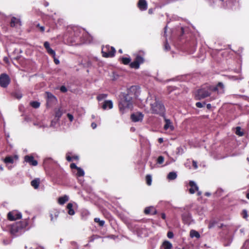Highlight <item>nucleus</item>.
Segmentation results:
<instances>
[{
	"label": "nucleus",
	"instance_id": "obj_1",
	"mask_svg": "<svg viewBox=\"0 0 249 249\" xmlns=\"http://www.w3.org/2000/svg\"><path fill=\"white\" fill-rule=\"evenodd\" d=\"M139 87L136 86L130 87L126 93H122L120 95L118 102L119 111L124 114L128 110H132L134 100L138 96Z\"/></svg>",
	"mask_w": 249,
	"mask_h": 249
},
{
	"label": "nucleus",
	"instance_id": "obj_2",
	"mask_svg": "<svg viewBox=\"0 0 249 249\" xmlns=\"http://www.w3.org/2000/svg\"><path fill=\"white\" fill-rule=\"evenodd\" d=\"M216 92L217 94L224 92V85L222 82H218L216 86L208 84H205L197 90L195 95L196 100H200L211 95L212 92Z\"/></svg>",
	"mask_w": 249,
	"mask_h": 249
},
{
	"label": "nucleus",
	"instance_id": "obj_3",
	"mask_svg": "<svg viewBox=\"0 0 249 249\" xmlns=\"http://www.w3.org/2000/svg\"><path fill=\"white\" fill-rule=\"evenodd\" d=\"M27 225L28 222L26 220L16 222L8 226V231L12 235L18 236L24 231Z\"/></svg>",
	"mask_w": 249,
	"mask_h": 249
},
{
	"label": "nucleus",
	"instance_id": "obj_4",
	"mask_svg": "<svg viewBox=\"0 0 249 249\" xmlns=\"http://www.w3.org/2000/svg\"><path fill=\"white\" fill-rule=\"evenodd\" d=\"M151 113L159 114L161 116H164L165 109L163 104L160 101L156 99L153 104H151L150 108Z\"/></svg>",
	"mask_w": 249,
	"mask_h": 249
},
{
	"label": "nucleus",
	"instance_id": "obj_5",
	"mask_svg": "<svg viewBox=\"0 0 249 249\" xmlns=\"http://www.w3.org/2000/svg\"><path fill=\"white\" fill-rule=\"evenodd\" d=\"M115 53L116 50L113 47L107 45L102 47V53L104 57H112L115 55Z\"/></svg>",
	"mask_w": 249,
	"mask_h": 249
},
{
	"label": "nucleus",
	"instance_id": "obj_6",
	"mask_svg": "<svg viewBox=\"0 0 249 249\" xmlns=\"http://www.w3.org/2000/svg\"><path fill=\"white\" fill-rule=\"evenodd\" d=\"M11 80L9 76L6 73H2L0 75V86L4 88L8 87Z\"/></svg>",
	"mask_w": 249,
	"mask_h": 249
},
{
	"label": "nucleus",
	"instance_id": "obj_7",
	"mask_svg": "<svg viewBox=\"0 0 249 249\" xmlns=\"http://www.w3.org/2000/svg\"><path fill=\"white\" fill-rule=\"evenodd\" d=\"M144 59L142 56L138 55L136 56L134 61L129 64V66L131 68L137 69L139 68L140 64L143 63Z\"/></svg>",
	"mask_w": 249,
	"mask_h": 249
},
{
	"label": "nucleus",
	"instance_id": "obj_8",
	"mask_svg": "<svg viewBox=\"0 0 249 249\" xmlns=\"http://www.w3.org/2000/svg\"><path fill=\"white\" fill-rule=\"evenodd\" d=\"M22 217L21 213L18 211L14 210L8 213L7 214L8 219L10 221H14L21 219Z\"/></svg>",
	"mask_w": 249,
	"mask_h": 249
},
{
	"label": "nucleus",
	"instance_id": "obj_9",
	"mask_svg": "<svg viewBox=\"0 0 249 249\" xmlns=\"http://www.w3.org/2000/svg\"><path fill=\"white\" fill-rule=\"evenodd\" d=\"M47 95V105L51 107L57 102L56 98L51 92H46Z\"/></svg>",
	"mask_w": 249,
	"mask_h": 249
},
{
	"label": "nucleus",
	"instance_id": "obj_10",
	"mask_svg": "<svg viewBox=\"0 0 249 249\" xmlns=\"http://www.w3.org/2000/svg\"><path fill=\"white\" fill-rule=\"evenodd\" d=\"M144 115L141 112H136L133 113L130 116V118L132 122H137L142 121L143 120Z\"/></svg>",
	"mask_w": 249,
	"mask_h": 249
},
{
	"label": "nucleus",
	"instance_id": "obj_11",
	"mask_svg": "<svg viewBox=\"0 0 249 249\" xmlns=\"http://www.w3.org/2000/svg\"><path fill=\"white\" fill-rule=\"evenodd\" d=\"M24 161L32 166H36L38 162L34 159V157L31 155H26L24 157Z\"/></svg>",
	"mask_w": 249,
	"mask_h": 249
},
{
	"label": "nucleus",
	"instance_id": "obj_12",
	"mask_svg": "<svg viewBox=\"0 0 249 249\" xmlns=\"http://www.w3.org/2000/svg\"><path fill=\"white\" fill-rule=\"evenodd\" d=\"M182 219L184 224H190L191 221V214L188 212H185L182 213Z\"/></svg>",
	"mask_w": 249,
	"mask_h": 249
},
{
	"label": "nucleus",
	"instance_id": "obj_13",
	"mask_svg": "<svg viewBox=\"0 0 249 249\" xmlns=\"http://www.w3.org/2000/svg\"><path fill=\"white\" fill-rule=\"evenodd\" d=\"M189 185L190 186V188L189 190L190 194H194L196 191L198 190V186L194 181H190Z\"/></svg>",
	"mask_w": 249,
	"mask_h": 249
},
{
	"label": "nucleus",
	"instance_id": "obj_14",
	"mask_svg": "<svg viewBox=\"0 0 249 249\" xmlns=\"http://www.w3.org/2000/svg\"><path fill=\"white\" fill-rule=\"evenodd\" d=\"M10 25L11 27H17L21 25V21L19 18L13 17L11 19Z\"/></svg>",
	"mask_w": 249,
	"mask_h": 249
},
{
	"label": "nucleus",
	"instance_id": "obj_15",
	"mask_svg": "<svg viewBox=\"0 0 249 249\" xmlns=\"http://www.w3.org/2000/svg\"><path fill=\"white\" fill-rule=\"evenodd\" d=\"M145 214L155 215L157 213L156 209L153 206H149L146 207L144 210Z\"/></svg>",
	"mask_w": 249,
	"mask_h": 249
},
{
	"label": "nucleus",
	"instance_id": "obj_16",
	"mask_svg": "<svg viewBox=\"0 0 249 249\" xmlns=\"http://www.w3.org/2000/svg\"><path fill=\"white\" fill-rule=\"evenodd\" d=\"M137 6L142 11H144L147 9V3L146 0H139Z\"/></svg>",
	"mask_w": 249,
	"mask_h": 249
},
{
	"label": "nucleus",
	"instance_id": "obj_17",
	"mask_svg": "<svg viewBox=\"0 0 249 249\" xmlns=\"http://www.w3.org/2000/svg\"><path fill=\"white\" fill-rule=\"evenodd\" d=\"M112 107L113 103L111 100L105 101L102 105V108L104 110L107 109V108L109 109H111Z\"/></svg>",
	"mask_w": 249,
	"mask_h": 249
},
{
	"label": "nucleus",
	"instance_id": "obj_18",
	"mask_svg": "<svg viewBox=\"0 0 249 249\" xmlns=\"http://www.w3.org/2000/svg\"><path fill=\"white\" fill-rule=\"evenodd\" d=\"M14 158L16 160L18 159V156L17 155L14 156V157L12 156H6L5 159L3 160V161L6 163H13L14 162Z\"/></svg>",
	"mask_w": 249,
	"mask_h": 249
},
{
	"label": "nucleus",
	"instance_id": "obj_19",
	"mask_svg": "<svg viewBox=\"0 0 249 249\" xmlns=\"http://www.w3.org/2000/svg\"><path fill=\"white\" fill-rule=\"evenodd\" d=\"M59 214V212L56 210L52 211L50 213V217L51 221H54L56 219Z\"/></svg>",
	"mask_w": 249,
	"mask_h": 249
},
{
	"label": "nucleus",
	"instance_id": "obj_20",
	"mask_svg": "<svg viewBox=\"0 0 249 249\" xmlns=\"http://www.w3.org/2000/svg\"><path fill=\"white\" fill-rule=\"evenodd\" d=\"M172 244L168 241H164L160 247V249H171Z\"/></svg>",
	"mask_w": 249,
	"mask_h": 249
},
{
	"label": "nucleus",
	"instance_id": "obj_21",
	"mask_svg": "<svg viewBox=\"0 0 249 249\" xmlns=\"http://www.w3.org/2000/svg\"><path fill=\"white\" fill-rule=\"evenodd\" d=\"M40 184L39 178H35L31 182V185L35 188L37 189Z\"/></svg>",
	"mask_w": 249,
	"mask_h": 249
},
{
	"label": "nucleus",
	"instance_id": "obj_22",
	"mask_svg": "<svg viewBox=\"0 0 249 249\" xmlns=\"http://www.w3.org/2000/svg\"><path fill=\"white\" fill-rule=\"evenodd\" d=\"M67 208L68 210V213L70 215H72L75 213L73 209V205L71 203L67 204Z\"/></svg>",
	"mask_w": 249,
	"mask_h": 249
},
{
	"label": "nucleus",
	"instance_id": "obj_23",
	"mask_svg": "<svg viewBox=\"0 0 249 249\" xmlns=\"http://www.w3.org/2000/svg\"><path fill=\"white\" fill-rule=\"evenodd\" d=\"M68 201V197L67 196H64L58 198V202L60 205H63Z\"/></svg>",
	"mask_w": 249,
	"mask_h": 249
},
{
	"label": "nucleus",
	"instance_id": "obj_24",
	"mask_svg": "<svg viewBox=\"0 0 249 249\" xmlns=\"http://www.w3.org/2000/svg\"><path fill=\"white\" fill-rule=\"evenodd\" d=\"M190 235L192 238L195 237L197 238H199L200 236L199 233L195 230H191L190 231Z\"/></svg>",
	"mask_w": 249,
	"mask_h": 249
},
{
	"label": "nucleus",
	"instance_id": "obj_25",
	"mask_svg": "<svg viewBox=\"0 0 249 249\" xmlns=\"http://www.w3.org/2000/svg\"><path fill=\"white\" fill-rule=\"evenodd\" d=\"M177 177V174L174 172H170L167 176V178L170 180H174Z\"/></svg>",
	"mask_w": 249,
	"mask_h": 249
},
{
	"label": "nucleus",
	"instance_id": "obj_26",
	"mask_svg": "<svg viewBox=\"0 0 249 249\" xmlns=\"http://www.w3.org/2000/svg\"><path fill=\"white\" fill-rule=\"evenodd\" d=\"M94 221L95 223H98V225L100 227H103L105 225V222L104 220H101L99 218L96 217L94 219Z\"/></svg>",
	"mask_w": 249,
	"mask_h": 249
},
{
	"label": "nucleus",
	"instance_id": "obj_27",
	"mask_svg": "<svg viewBox=\"0 0 249 249\" xmlns=\"http://www.w3.org/2000/svg\"><path fill=\"white\" fill-rule=\"evenodd\" d=\"M31 106L34 108H37L40 107V104L37 101H32L30 103Z\"/></svg>",
	"mask_w": 249,
	"mask_h": 249
},
{
	"label": "nucleus",
	"instance_id": "obj_28",
	"mask_svg": "<svg viewBox=\"0 0 249 249\" xmlns=\"http://www.w3.org/2000/svg\"><path fill=\"white\" fill-rule=\"evenodd\" d=\"M131 59L127 57H122L121 58V62L124 65H128L130 63Z\"/></svg>",
	"mask_w": 249,
	"mask_h": 249
},
{
	"label": "nucleus",
	"instance_id": "obj_29",
	"mask_svg": "<svg viewBox=\"0 0 249 249\" xmlns=\"http://www.w3.org/2000/svg\"><path fill=\"white\" fill-rule=\"evenodd\" d=\"M165 124L164 126V128L165 130L168 129L170 126H171V122L170 120L167 119H165Z\"/></svg>",
	"mask_w": 249,
	"mask_h": 249
},
{
	"label": "nucleus",
	"instance_id": "obj_30",
	"mask_svg": "<svg viewBox=\"0 0 249 249\" xmlns=\"http://www.w3.org/2000/svg\"><path fill=\"white\" fill-rule=\"evenodd\" d=\"M76 170H77L76 175L78 177H83L84 176L85 172L82 169H81L80 167H78Z\"/></svg>",
	"mask_w": 249,
	"mask_h": 249
},
{
	"label": "nucleus",
	"instance_id": "obj_31",
	"mask_svg": "<svg viewBox=\"0 0 249 249\" xmlns=\"http://www.w3.org/2000/svg\"><path fill=\"white\" fill-rule=\"evenodd\" d=\"M146 184L150 186L152 184V177L150 175H147L145 177Z\"/></svg>",
	"mask_w": 249,
	"mask_h": 249
},
{
	"label": "nucleus",
	"instance_id": "obj_32",
	"mask_svg": "<svg viewBox=\"0 0 249 249\" xmlns=\"http://www.w3.org/2000/svg\"><path fill=\"white\" fill-rule=\"evenodd\" d=\"M235 134L239 136L244 135V132L241 131V127L240 126L236 127Z\"/></svg>",
	"mask_w": 249,
	"mask_h": 249
},
{
	"label": "nucleus",
	"instance_id": "obj_33",
	"mask_svg": "<svg viewBox=\"0 0 249 249\" xmlns=\"http://www.w3.org/2000/svg\"><path fill=\"white\" fill-rule=\"evenodd\" d=\"M74 32V35L76 37H78L80 36V29L77 27H74L73 29Z\"/></svg>",
	"mask_w": 249,
	"mask_h": 249
},
{
	"label": "nucleus",
	"instance_id": "obj_34",
	"mask_svg": "<svg viewBox=\"0 0 249 249\" xmlns=\"http://www.w3.org/2000/svg\"><path fill=\"white\" fill-rule=\"evenodd\" d=\"M62 114L63 113L61 110L60 109H58L55 112V117L58 119H59L62 116Z\"/></svg>",
	"mask_w": 249,
	"mask_h": 249
},
{
	"label": "nucleus",
	"instance_id": "obj_35",
	"mask_svg": "<svg viewBox=\"0 0 249 249\" xmlns=\"http://www.w3.org/2000/svg\"><path fill=\"white\" fill-rule=\"evenodd\" d=\"M107 95L106 94H100L97 97V99L99 101L103 100L107 97Z\"/></svg>",
	"mask_w": 249,
	"mask_h": 249
},
{
	"label": "nucleus",
	"instance_id": "obj_36",
	"mask_svg": "<svg viewBox=\"0 0 249 249\" xmlns=\"http://www.w3.org/2000/svg\"><path fill=\"white\" fill-rule=\"evenodd\" d=\"M47 51V52L51 55L53 57H54L55 55V53L54 50H53L52 48H50L48 49Z\"/></svg>",
	"mask_w": 249,
	"mask_h": 249
},
{
	"label": "nucleus",
	"instance_id": "obj_37",
	"mask_svg": "<svg viewBox=\"0 0 249 249\" xmlns=\"http://www.w3.org/2000/svg\"><path fill=\"white\" fill-rule=\"evenodd\" d=\"M241 215L243 218L247 219L248 216L247 211L243 210L242 212Z\"/></svg>",
	"mask_w": 249,
	"mask_h": 249
},
{
	"label": "nucleus",
	"instance_id": "obj_38",
	"mask_svg": "<svg viewBox=\"0 0 249 249\" xmlns=\"http://www.w3.org/2000/svg\"><path fill=\"white\" fill-rule=\"evenodd\" d=\"M164 158L163 156H160L157 159V163L162 164L164 161Z\"/></svg>",
	"mask_w": 249,
	"mask_h": 249
},
{
	"label": "nucleus",
	"instance_id": "obj_39",
	"mask_svg": "<svg viewBox=\"0 0 249 249\" xmlns=\"http://www.w3.org/2000/svg\"><path fill=\"white\" fill-rule=\"evenodd\" d=\"M36 28H37L39 31L41 32V33H43L45 31V27L44 26H41L39 24H37L36 26Z\"/></svg>",
	"mask_w": 249,
	"mask_h": 249
},
{
	"label": "nucleus",
	"instance_id": "obj_40",
	"mask_svg": "<svg viewBox=\"0 0 249 249\" xmlns=\"http://www.w3.org/2000/svg\"><path fill=\"white\" fill-rule=\"evenodd\" d=\"M205 104H206L205 102H203V103H202L201 102H197L196 104V106L198 108H201V107H203L204 105Z\"/></svg>",
	"mask_w": 249,
	"mask_h": 249
},
{
	"label": "nucleus",
	"instance_id": "obj_41",
	"mask_svg": "<svg viewBox=\"0 0 249 249\" xmlns=\"http://www.w3.org/2000/svg\"><path fill=\"white\" fill-rule=\"evenodd\" d=\"M44 46L45 47V48L46 49V50H47L48 49H50L51 47L50 46V44L47 41H46L44 42Z\"/></svg>",
	"mask_w": 249,
	"mask_h": 249
},
{
	"label": "nucleus",
	"instance_id": "obj_42",
	"mask_svg": "<svg viewBox=\"0 0 249 249\" xmlns=\"http://www.w3.org/2000/svg\"><path fill=\"white\" fill-rule=\"evenodd\" d=\"M60 90L62 92H66L67 91V89L65 86H62L60 88Z\"/></svg>",
	"mask_w": 249,
	"mask_h": 249
},
{
	"label": "nucleus",
	"instance_id": "obj_43",
	"mask_svg": "<svg viewBox=\"0 0 249 249\" xmlns=\"http://www.w3.org/2000/svg\"><path fill=\"white\" fill-rule=\"evenodd\" d=\"M167 236L169 238H172L174 236V234L172 231H168Z\"/></svg>",
	"mask_w": 249,
	"mask_h": 249
},
{
	"label": "nucleus",
	"instance_id": "obj_44",
	"mask_svg": "<svg viewBox=\"0 0 249 249\" xmlns=\"http://www.w3.org/2000/svg\"><path fill=\"white\" fill-rule=\"evenodd\" d=\"M67 117L71 122H72L73 120V116L70 113L67 114Z\"/></svg>",
	"mask_w": 249,
	"mask_h": 249
},
{
	"label": "nucleus",
	"instance_id": "obj_45",
	"mask_svg": "<svg viewBox=\"0 0 249 249\" xmlns=\"http://www.w3.org/2000/svg\"><path fill=\"white\" fill-rule=\"evenodd\" d=\"M164 47L165 49L166 50H169L170 48L169 44L168 43L167 41H166L165 44H164Z\"/></svg>",
	"mask_w": 249,
	"mask_h": 249
},
{
	"label": "nucleus",
	"instance_id": "obj_46",
	"mask_svg": "<svg viewBox=\"0 0 249 249\" xmlns=\"http://www.w3.org/2000/svg\"><path fill=\"white\" fill-rule=\"evenodd\" d=\"M70 167L71 169H77L78 168V167H77L76 166V165L74 163H72L70 164Z\"/></svg>",
	"mask_w": 249,
	"mask_h": 249
},
{
	"label": "nucleus",
	"instance_id": "obj_47",
	"mask_svg": "<svg viewBox=\"0 0 249 249\" xmlns=\"http://www.w3.org/2000/svg\"><path fill=\"white\" fill-rule=\"evenodd\" d=\"M53 58L54 63L56 65L59 64L60 62L58 59L56 58L55 56H54V57Z\"/></svg>",
	"mask_w": 249,
	"mask_h": 249
},
{
	"label": "nucleus",
	"instance_id": "obj_48",
	"mask_svg": "<svg viewBox=\"0 0 249 249\" xmlns=\"http://www.w3.org/2000/svg\"><path fill=\"white\" fill-rule=\"evenodd\" d=\"M193 166L194 167V168L196 169L197 168V165L196 161L193 160Z\"/></svg>",
	"mask_w": 249,
	"mask_h": 249
},
{
	"label": "nucleus",
	"instance_id": "obj_49",
	"mask_svg": "<svg viewBox=\"0 0 249 249\" xmlns=\"http://www.w3.org/2000/svg\"><path fill=\"white\" fill-rule=\"evenodd\" d=\"M66 160L68 161H71L72 160V158L70 156H66Z\"/></svg>",
	"mask_w": 249,
	"mask_h": 249
},
{
	"label": "nucleus",
	"instance_id": "obj_50",
	"mask_svg": "<svg viewBox=\"0 0 249 249\" xmlns=\"http://www.w3.org/2000/svg\"><path fill=\"white\" fill-rule=\"evenodd\" d=\"M91 126L93 129H95L97 126V124L93 122L91 123Z\"/></svg>",
	"mask_w": 249,
	"mask_h": 249
},
{
	"label": "nucleus",
	"instance_id": "obj_51",
	"mask_svg": "<svg viewBox=\"0 0 249 249\" xmlns=\"http://www.w3.org/2000/svg\"><path fill=\"white\" fill-rule=\"evenodd\" d=\"M160 216L162 219H166V214L165 213H162L160 214Z\"/></svg>",
	"mask_w": 249,
	"mask_h": 249
},
{
	"label": "nucleus",
	"instance_id": "obj_52",
	"mask_svg": "<svg viewBox=\"0 0 249 249\" xmlns=\"http://www.w3.org/2000/svg\"><path fill=\"white\" fill-rule=\"evenodd\" d=\"M206 107L208 109H210L212 108V106L210 104H207Z\"/></svg>",
	"mask_w": 249,
	"mask_h": 249
},
{
	"label": "nucleus",
	"instance_id": "obj_53",
	"mask_svg": "<svg viewBox=\"0 0 249 249\" xmlns=\"http://www.w3.org/2000/svg\"><path fill=\"white\" fill-rule=\"evenodd\" d=\"M158 142L160 143L163 142V139L161 138H159Z\"/></svg>",
	"mask_w": 249,
	"mask_h": 249
},
{
	"label": "nucleus",
	"instance_id": "obj_54",
	"mask_svg": "<svg viewBox=\"0 0 249 249\" xmlns=\"http://www.w3.org/2000/svg\"><path fill=\"white\" fill-rule=\"evenodd\" d=\"M72 159H74L75 160H78L79 158L77 156H73L72 157Z\"/></svg>",
	"mask_w": 249,
	"mask_h": 249
},
{
	"label": "nucleus",
	"instance_id": "obj_55",
	"mask_svg": "<svg viewBox=\"0 0 249 249\" xmlns=\"http://www.w3.org/2000/svg\"><path fill=\"white\" fill-rule=\"evenodd\" d=\"M213 226V223L212 222H211L209 225V228H211Z\"/></svg>",
	"mask_w": 249,
	"mask_h": 249
},
{
	"label": "nucleus",
	"instance_id": "obj_56",
	"mask_svg": "<svg viewBox=\"0 0 249 249\" xmlns=\"http://www.w3.org/2000/svg\"><path fill=\"white\" fill-rule=\"evenodd\" d=\"M196 192H197V195L198 196H201V192L198 191V190L197 191H196Z\"/></svg>",
	"mask_w": 249,
	"mask_h": 249
},
{
	"label": "nucleus",
	"instance_id": "obj_57",
	"mask_svg": "<svg viewBox=\"0 0 249 249\" xmlns=\"http://www.w3.org/2000/svg\"><path fill=\"white\" fill-rule=\"evenodd\" d=\"M205 195L207 196H210L211 195V194L210 193H208V192H206L205 194Z\"/></svg>",
	"mask_w": 249,
	"mask_h": 249
},
{
	"label": "nucleus",
	"instance_id": "obj_58",
	"mask_svg": "<svg viewBox=\"0 0 249 249\" xmlns=\"http://www.w3.org/2000/svg\"><path fill=\"white\" fill-rule=\"evenodd\" d=\"M21 97H22L21 94H18L17 96V98L18 99H20L21 98Z\"/></svg>",
	"mask_w": 249,
	"mask_h": 249
},
{
	"label": "nucleus",
	"instance_id": "obj_59",
	"mask_svg": "<svg viewBox=\"0 0 249 249\" xmlns=\"http://www.w3.org/2000/svg\"><path fill=\"white\" fill-rule=\"evenodd\" d=\"M148 13L149 14H152V9H149V10H148Z\"/></svg>",
	"mask_w": 249,
	"mask_h": 249
},
{
	"label": "nucleus",
	"instance_id": "obj_60",
	"mask_svg": "<svg viewBox=\"0 0 249 249\" xmlns=\"http://www.w3.org/2000/svg\"><path fill=\"white\" fill-rule=\"evenodd\" d=\"M0 171L3 170V167L2 165H0Z\"/></svg>",
	"mask_w": 249,
	"mask_h": 249
},
{
	"label": "nucleus",
	"instance_id": "obj_61",
	"mask_svg": "<svg viewBox=\"0 0 249 249\" xmlns=\"http://www.w3.org/2000/svg\"><path fill=\"white\" fill-rule=\"evenodd\" d=\"M246 197L249 199V192L246 194Z\"/></svg>",
	"mask_w": 249,
	"mask_h": 249
},
{
	"label": "nucleus",
	"instance_id": "obj_62",
	"mask_svg": "<svg viewBox=\"0 0 249 249\" xmlns=\"http://www.w3.org/2000/svg\"><path fill=\"white\" fill-rule=\"evenodd\" d=\"M181 33L183 34V33H184V29H183V28L181 27Z\"/></svg>",
	"mask_w": 249,
	"mask_h": 249
},
{
	"label": "nucleus",
	"instance_id": "obj_63",
	"mask_svg": "<svg viewBox=\"0 0 249 249\" xmlns=\"http://www.w3.org/2000/svg\"><path fill=\"white\" fill-rule=\"evenodd\" d=\"M119 52L120 53H121L122 52V50H119Z\"/></svg>",
	"mask_w": 249,
	"mask_h": 249
},
{
	"label": "nucleus",
	"instance_id": "obj_64",
	"mask_svg": "<svg viewBox=\"0 0 249 249\" xmlns=\"http://www.w3.org/2000/svg\"><path fill=\"white\" fill-rule=\"evenodd\" d=\"M25 249H27V246H25Z\"/></svg>",
	"mask_w": 249,
	"mask_h": 249
}]
</instances>
